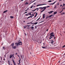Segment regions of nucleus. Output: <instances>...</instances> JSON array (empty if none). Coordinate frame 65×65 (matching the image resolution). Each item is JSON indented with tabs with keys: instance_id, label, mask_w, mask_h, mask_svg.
<instances>
[{
	"instance_id": "31",
	"label": "nucleus",
	"mask_w": 65,
	"mask_h": 65,
	"mask_svg": "<svg viewBox=\"0 0 65 65\" xmlns=\"http://www.w3.org/2000/svg\"><path fill=\"white\" fill-rule=\"evenodd\" d=\"M52 2L51 1H48V2Z\"/></svg>"
},
{
	"instance_id": "24",
	"label": "nucleus",
	"mask_w": 65,
	"mask_h": 65,
	"mask_svg": "<svg viewBox=\"0 0 65 65\" xmlns=\"http://www.w3.org/2000/svg\"><path fill=\"white\" fill-rule=\"evenodd\" d=\"M21 57V58H22V59H23V55H20Z\"/></svg>"
},
{
	"instance_id": "13",
	"label": "nucleus",
	"mask_w": 65,
	"mask_h": 65,
	"mask_svg": "<svg viewBox=\"0 0 65 65\" xmlns=\"http://www.w3.org/2000/svg\"><path fill=\"white\" fill-rule=\"evenodd\" d=\"M43 18L44 19L45 18V14H43Z\"/></svg>"
},
{
	"instance_id": "11",
	"label": "nucleus",
	"mask_w": 65,
	"mask_h": 65,
	"mask_svg": "<svg viewBox=\"0 0 65 65\" xmlns=\"http://www.w3.org/2000/svg\"><path fill=\"white\" fill-rule=\"evenodd\" d=\"M56 2H55L53 3H52V4H49L50 5H54L55 3Z\"/></svg>"
},
{
	"instance_id": "8",
	"label": "nucleus",
	"mask_w": 65,
	"mask_h": 65,
	"mask_svg": "<svg viewBox=\"0 0 65 65\" xmlns=\"http://www.w3.org/2000/svg\"><path fill=\"white\" fill-rule=\"evenodd\" d=\"M19 59L20 60L19 61V63L18 64V65H20V63H21V62H20V61H21V58H20V57H19Z\"/></svg>"
},
{
	"instance_id": "55",
	"label": "nucleus",
	"mask_w": 65,
	"mask_h": 65,
	"mask_svg": "<svg viewBox=\"0 0 65 65\" xmlns=\"http://www.w3.org/2000/svg\"><path fill=\"white\" fill-rule=\"evenodd\" d=\"M54 39H56V37H54Z\"/></svg>"
},
{
	"instance_id": "42",
	"label": "nucleus",
	"mask_w": 65,
	"mask_h": 65,
	"mask_svg": "<svg viewBox=\"0 0 65 65\" xmlns=\"http://www.w3.org/2000/svg\"><path fill=\"white\" fill-rule=\"evenodd\" d=\"M65 47V45L63 46V47Z\"/></svg>"
},
{
	"instance_id": "26",
	"label": "nucleus",
	"mask_w": 65,
	"mask_h": 65,
	"mask_svg": "<svg viewBox=\"0 0 65 65\" xmlns=\"http://www.w3.org/2000/svg\"><path fill=\"white\" fill-rule=\"evenodd\" d=\"M42 48H45V47H43V46H42Z\"/></svg>"
},
{
	"instance_id": "30",
	"label": "nucleus",
	"mask_w": 65,
	"mask_h": 65,
	"mask_svg": "<svg viewBox=\"0 0 65 65\" xmlns=\"http://www.w3.org/2000/svg\"><path fill=\"white\" fill-rule=\"evenodd\" d=\"M40 18H39L36 21H38V20H39V19H40Z\"/></svg>"
},
{
	"instance_id": "25",
	"label": "nucleus",
	"mask_w": 65,
	"mask_h": 65,
	"mask_svg": "<svg viewBox=\"0 0 65 65\" xmlns=\"http://www.w3.org/2000/svg\"><path fill=\"white\" fill-rule=\"evenodd\" d=\"M3 47V50H5V47Z\"/></svg>"
},
{
	"instance_id": "54",
	"label": "nucleus",
	"mask_w": 65,
	"mask_h": 65,
	"mask_svg": "<svg viewBox=\"0 0 65 65\" xmlns=\"http://www.w3.org/2000/svg\"><path fill=\"white\" fill-rule=\"evenodd\" d=\"M48 29H47L46 31H48Z\"/></svg>"
},
{
	"instance_id": "4",
	"label": "nucleus",
	"mask_w": 65,
	"mask_h": 65,
	"mask_svg": "<svg viewBox=\"0 0 65 65\" xmlns=\"http://www.w3.org/2000/svg\"><path fill=\"white\" fill-rule=\"evenodd\" d=\"M46 4H39L38 5H37V6H41V5H46Z\"/></svg>"
},
{
	"instance_id": "1",
	"label": "nucleus",
	"mask_w": 65,
	"mask_h": 65,
	"mask_svg": "<svg viewBox=\"0 0 65 65\" xmlns=\"http://www.w3.org/2000/svg\"><path fill=\"white\" fill-rule=\"evenodd\" d=\"M22 42L21 41L20 42H19L18 43H15V44L17 45V46H18V45H22Z\"/></svg>"
},
{
	"instance_id": "39",
	"label": "nucleus",
	"mask_w": 65,
	"mask_h": 65,
	"mask_svg": "<svg viewBox=\"0 0 65 65\" xmlns=\"http://www.w3.org/2000/svg\"><path fill=\"white\" fill-rule=\"evenodd\" d=\"M32 1V2L31 3H30V4H31V3H33V2H34V1Z\"/></svg>"
},
{
	"instance_id": "44",
	"label": "nucleus",
	"mask_w": 65,
	"mask_h": 65,
	"mask_svg": "<svg viewBox=\"0 0 65 65\" xmlns=\"http://www.w3.org/2000/svg\"><path fill=\"white\" fill-rule=\"evenodd\" d=\"M27 12H25V13H24V14L25 13H27Z\"/></svg>"
},
{
	"instance_id": "23",
	"label": "nucleus",
	"mask_w": 65,
	"mask_h": 65,
	"mask_svg": "<svg viewBox=\"0 0 65 65\" xmlns=\"http://www.w3.org/2000/svg\"><path fill=\"white\" fill-rule=\"evenodd\" d=\"M31 13H32V12H30V13H28V15H31Z\"/></svg>"
},
{
	"instance_id": "45",
	"label": "nucleus",
	"mask_w": 65,
	"mask_h": 65,
	"mask_svg": "<svg viewBox=\"0 0 65 65\" xmlns=\"http://www.w3.org/2000/svg\"><path fill=\"white\" fill-rule=\"evenodd\" d=\"M28 8L27 9V10H25V11H27V10H28Z\"/></svg>"
},
{
	"instance_id": "34",
	"label": "nucleus",
	"mask_w": 65,
	"mask_h": 65,
	"mask_svg": "<svg viewBox=\"0 0 65 65\" xmlns=\"http://www.w3.org/2000/svg\"><path fill=\"white\" fill-rule=\"evenodd\" d=\"M0 58L1 59V60H2V57H0Z\"/></svg>"
},
{
	"instance_id": "38",
	"label": "nucleus",
	"mask_w": 65,
	"mask_h": 65,
	"mask_svg": "<svg viewBox=\"0 0 65 65\" xmlns=\"http://www.w3.org/2000/svg\"><path fill=\"white\" fill-rule=\"evenodd\" d=\"M22 57H23V58H24V55H22Z\"/></svg>"
},
{
	"instance_id": "62",
	"label": "nucleus",
	"mask_w": 65,
	"mask_h": 65,
	"mask_svg": "<svg viewBox=\"0 0 65 65\" xmlns=\"http://www.w3.org/2000/svg\"><path fill=\"white\" fill-rule=\"evenodd\" d=\"M64 6H65V4H64Z\"/></svg>"
},
{
	"instance_id": "46",
	"label": "nucleus",
	"mask_w": 65,
	"mask_h": 65,
	"mask_svg": "<svg viewBox=\"0 0 65 65\" xmlns=\"http://www.w3.org/2000/svg\"><path fill=\"white\" fill-rule=\"evenodd\" d=\"M56 8V5L54 7V8Z\"/></svg>"
},
{
	"instance_id": "12",
	"label": "nucleus",
	"mask_w": 65,
	"mask_h": 65,
	"mask_svg": "<svg viewBox=\"0 0 65 65\" xmlns=\"http://www.w3.org/2000/svg\"><path fill=\"white\" fill-rule=\"evenodd\" d=\"M54 11H50V12H48V13H49L50 14H51V13H52V12H53Z\"/></svg>"
},
{
	"instance_id": "7",
	"label": "nucleus",
	"mask_w": 65,
	"mask_h": 65,
	"mask_svg": "<svg viewBox=\"0 0 65 65\" xmlns=\"http://www.w3.org/2000/svg\"><path fill=\"white\" fill-rule=\"evenodd\" d=\"M37 10V11H38V10H39V8H37V9H35V10H32V11H35V10Z\"/></svg>"
},
{
	"instance_id": "27",
	"label": "nucleus",
	"mask_w": 65,
	"mask_h": 65,
	"mask_svg": "<svg viewBox=\"0 0 65 65\" xmlns=\"http://www.w3.org/2000/svg\"><path fill=\"white\" fill-rule=\"evenodd\" d=\"M50 7V6H48L47 7H46V8H47L48 7Z\"/></svg>"
},
{
	"instance_id": "29",
	"label": "nucleus",
	"mask_w": 65,
	"mask_h": 65,
	"mask_svg": "<svg viewBox=\"0 0 65 65\" xmlns=\"http://www.w3.org/2000/svg\"><path fill=\"white\" fill-rule=\"evenodd\" d=\"M40 18H39L36 21H38V20H39V19H40Z\"/></svg>"
},
{
	"instance_id": "50",
	"label": "nucleus",
	"mask_w": 65,
	"mask_h": 65,
	"mask_svg": "<svg viewBox=\"0 0 65 65\" xmlns=\"http://www.w3.org/2000/svg\"><path fill=\"white\" fill-rule=\"evenodd\" d=\"M25 15H29L28 14H25Z\"/></svg>"
},
{
	"instance_id": "28",
	"label": "nucleus",
	"mask_w": 65,
	"mask_h": 65,
	"mask_svg": "<svg viewBox=\"0 0 65 65\" xmlns=\"http://www.w3.org/2000/svg\"><path fill=\"white\" fill-rule=\"evenodd\" d=\"M40 18H39L36 21H38V20H39V19H40Z\"/></svg>"
},
{
	"instance_id": "21",
	"label": "nucleus",
	"mask_w": 65,
	"mask_h": 65,
	"mask_svg": "<svg viewBox=\"0 0 65 65\" xmlns=\"http://www.w3.org/2000/svg\"><path fill=\"white\" fill-rule=\"evenodd\" d=\"M45 9H44L41 11V12H43V11H44Z\"/></svg>"
},
{
	"instance_id": "6",
	"label": "nucleus",
	"mask_w": 65,
	"mask_h": 65,
	"mask_svg": "<svg viewBox=\"0 0 65 65\" xmlns=\"http://www.w3.org/2000/svg\"><path fill=\"white\" fill-rule=\"evenodd\" d=\"M13 54L12 55V54H11L10 56V58L11 59V58L13 56Z\"/></svg>"
},
{
	"instance_id": "18",
	"label": "nucleus",
	"mask_w": 65,
	"mask_h": 65,
	"mask_svg": "<svg viewBox=\"0 0 65 65\" xmlns=\"http://www.w3.org/2000/svg\"><path fill=\"white\" fill-rule=\"evenodd\" d=\"M7 10H6V11H4L3 12V13H5L6 12H7Z\"/></svg>"
},
{
	"instance_id": "15",
	"label": "nucleus",
	"mask_w": 65,
	"mask_h": 65,
	"mask_svg": "<svg viewBox=\"0 0 65 65\" xmlns=\"http://www.w3.org/2000/svg\"><path fill=\"white\" fill-rule=\"evenodd\" d=\"M13 18H14V17L12 16H10V18H11V19H13Z\"/></svg>"
},
{
	"instance_id": "57",
	"label": "nucleus",
	"mask_w": 65,
	"mask_h": 65,
	"mask_svg": "<svg viewBox=\"0 0 65 65\" xmlns=\"http://www.w3.org/2000/svg\"><path fill=\"white\" fill-rule=\"evenodd\" d=\"M59 5V3H58L57 4L58 5Z\"/></svg>"
},
{
	"instance_id": "47",
	"label": "nucleus",
	"mask_w": 65,
	"mask_h": 65,
	"mask_svg": "<svg viewBox=\"0 0 65 65\" xmlns=\"http://www.w3.org/2000/svg\"><path fill=\"white\" fill-rule=\"evenodd\" d=\"M36 16H37V15H36L35 16V17H34V18H35L36 17Z\"/></svg>"
},
{
	"instance_id": "43",
	"label": "nucleus",
	"mask_w": 65,
	"mask_h": 65,
	"mask_svg": "<svg viewBox=\"0 0 65 65\" xmlns=\"http://www.w3.org/2000/svg\"><path fill=\"white\" fill-rule=\"evenodd\" d=\"M61 12H62V11L59 12V13H61Z\"/></svg>"
},
{
	"instance_id": "60",
	"label": "nucleus",
	"mask_w": 65,
	"mask_h": 65,
	"mask_svg": "<svg viewBox=\"0 0 65 65\" xmlns=\"http://www.w3.org/2000/svg\"><path fill=\"white\" fill-rule=\"evenodd\" d=\"M51 41H52V42H53V40H51Z\"/></svg>"
},
{
	"instance_id": "19",
	"label": "nucleus",
	"mask_w": 65,
	"mask_h": 65,
	"mask_svg": "<svg viewBox=\"0 0 65 65\" xmlns=\"http://www.w3.org/2000/svg\"><path fill=\"white\" fill-rule=\"evenodd\" d=\"M57 13V12H54V14H56Z\"/></svg>"
},
{
	"instance_id": "17",
	"label": "nucleus",
	"mask_w": 65,
	"mask_h": 65,
	"mask_svg": "<svg viewBox=\"0 0 65 65\" xmlns=\"http://www.w3.org/2000/svg\"><path fill=\"white\" fill-rule=\"evenodd\" d=\"M30 28H31L32 30H34V27H33V26H32L31 27H30Z\"/></svg>"
},
{
	"instance_id": "51",
	"label": "nucleus",
	"mask_w": 65,
	"mask_h": 65,
	"mask_svg": "<svg viewBox=\"0 0 65 65\" xmlns=\"http://www.w3.org/2000/svg\"><path fill=\"white\" fill-rule=\"evenodd\" d=\"M3 60H4L5 61V58L4 59H3Z\"/></svg>"
},
{
	"instance_id": "37",
	"label": "nucleus",
	"mask_w": 65,
	"mask_h": 65,
	"mask_svg": "<svg viewBox=\"0 0 65 65\" xmlns=\"http://www.w3.org/2000/svg\"><path fill=\"white\" fill-rule=\"evenodd\" d=\"M37 15V12H36V15Z\"/></svg>"
},
{
	"instance_id": "35",
	"label": "nucleus",
	"mask_w": 65,
	"mask_h": 65,
	"mask_svg": "<svg viewBox=\"0 0 65 65\" xmlns=\"http://www.w3.org/2000/svg\"><path fill=\"white\" fill-rule=\"evenodd\" d=\"M33 7V6H31L30 7V8H32Z\"/></svg>"
},
{
	"instance_id": "20",
	"label": "nucleus",
	"mask_w": 65,
	"mask_h": 65,
	"mask_svg": "<svg viewBox=\"0 0 65 65\" xmlns=\"http://www.w3.org/2000/svg\"><path fill=\"white\" fill-rule=\"evenodd\" d=\"M63 14H65V13L62 12L61 13V14H60L61 15H63Z\"/></svg>"
},
{
	"instance_id": "33",
	"label": "nucleus",
	"mask_w": 65,
	"mask_h": 65,
	"mask_svg": "<svg viewBox=\"0 0 65 65\" xmlns=\"http://www.w3.org/2000/svg\"><path fill=\"white\" fill-rule=\"evenodd\" d=\"M31 22H30V23H27V24H31Z\"/></svg>"
},
{
	"instance_id": "36",
	"label": "nucleus",
	"mask_w": 65,
	"mask_h": 65,
	"mask_svg": "<svg viewBox=\"0 0 65 65\" xmlns=\"http://www.w3.org/2000/svg\"><path fill=\"white\" fill-rule=\"evenodd\" d=\"M53 42H51V44H53Z\"/></svg>"
},
{
	"instance_id": "63",
	"label": "nucleus",
	"mask_w": 65,
	"mask_h": 65,
	"mask_svg": "<svg viewBox=\"0 0 65 65\" xmlns=\"http://www.w3.org/2000/svg\"><path fill=\"white\" fill-rule=\"evenodd\" d=\"M59 1H62V0H59Z\"/></svg>"
},
{
	"instance_id": "41",
	"label": "nucleus",
	"mask_w": 65,
	"mask_h": 65,
	"mask_svg": "<svg viewBox=\"0 0 65 65\" xmlns=\"http://www.w3.org/2000/svg\"><path fill=\"white\" fill-rule=\"evenodd\" d=\"M64 4H63V6H62V7H64Z\"/></svg>"
},
{
	"instance_id": "2",
	"label": "nucleus",
	"mask_w": 65,
	"mask_h": 65,
	"mask_svg": "<svg viewBox=\"0 0 65 65\" xmlns=\"http://www.w3.org/2000/svg\"><path fill=\"white\" fill-rule=\"evenodd\" d=\"M11 46H12V48L14 49H15L16 48V46H14V43H13L11 44Z\"/></svg>"
},
{
	"instance_id": "52",
	"label": "nucleus",
	"mask_w": 65,
	"mask_h": 65,
	"mask_svg": "<svg viewBox=\"0 0 65 65\" xmlns=\"http://www.w3.org/2000/svg\"><path fill=\"white\" fill-rule=\"evenodd\" d=\"M15 55H18V53H16L15 54Z\"/></svg>"
},
{
	"instance_id": "16",
	"label": "nucleus",
	"mask_w": 65,
	"mask_h": 65,
	"mask_svg": "<svg viewBox=\"0 0 65 65\" xmlns=\"http://www.w3.org/2000/svg\"><path fill=\"white\" fill-rule=\"evenodd\" d=\"M53 15H50L49 16H48V18H51V17H52Z\"/></svg>"
},
{
	"instance_id": "5",
	"label": "nucleus",
	"mask_w": 65,
	"mask_h": 65,
	"mask_svg": "<svg viewBox=\"0 0 65 65\" xmlns=\"http://www.w3.org/2000/svg\"><path fill=\"white\" fill-rule=\"evenodd\" d=\"M39 9H41V10L43 9H46V7H40L39 8Z\"/></svg>"
},
{
	"instance_id": "49",
	"label": "nucleus",
	"mask_w": 65,
	"mask_h": 65,
	"mask_svg": "<svg viewBox=\"0 0 65 65\" xmlns=\"http://www.w3.org/2000/svg\"><path fill=\"white\" fill-rule=\"evenodd\" d=\"M24 35H26H26H27L26 34V33H24Z\"/></svg>"
},
{
	"instance_id": "10",
	"label": "nucleus",
	"mask_w": 65,
	"mask_h": 65,
	"mask_svg": "<svg viewBox=\"0 0 65 65\" xmlns=\"http://www.w3.org/2000/svg\"><path fill=\"white\" fill-rule=\"evenodd\" d=\"M54 36H55V35H50V37H53V39H54Z\"/></svg>"
},
{
	"instance_id": "61",
	"label": "nucleus",
	"mask_w": 65,
	"mask_h": 65,
	"mask_svg": "<svg viewBox=\"0 0 65 65\" xmlns=\"http://www.w3.org/2000/svg\"><path fill=\"white\" fill-rule=\"evenodd\" d=\"M65 9V8H63V9Z\"/></svg>"
},
{
	"instance_id": "3",
	"label": "nucleus",
	"mask_w": 65,
	"mask_h": 65,
	"mask_svg": "<svg viewBox=\"0 0 65 65\" xmlns=\"http://www.w3.org/2000/svg\"><path fill=\"white\" fill-rule=\"evenodd\" d=\"M33 13L31 15V16H29V17H28L27 18V20H28V19L30 18H32V17H33L34 15V14H33Z\"/></svg>"
},
{
	"instance_id": "53",
	"label": "nucleus",
	"mask_w": 65,
	"mask_h": 65,
	"mask_svg": "<svg viewBox=\"0 0 65 65\" xmlns=\"http://www.w3.org/2000/svg\"><path fill=\"white\" fill-rule=\"evenodd\" d=\"M36 26H37L36 25V26H35V28H36Z\"/></svg>"
},
{
	"instance_id": "48",
	"label": "nucleus",
	"mask_w": 65,
	"mask_h": 65,
	"mask_svg": "<svg viewBox=\"0 0 65 65\" xmlns=\"http://www.w3.org/2000/svg\"><path fill=\"white\" fill-rule=\"evenodd\" d=\"M5 58H6V54L5 55Z\"/></svg>"
},
{
	"instance_id": "58",
	"label": "nucleus",
	"mask_w": 65,
	"mask_h": 65,
	"mask_svg": "<svg viewBox=\"0 0 65 65\" xmlns=\"http://www.w3.org/2000/svg\"><path fill=\"white\" fill-rule=\"evenodd\" d=\"M62 6V5H60V7H61Z\"/></svg>"
},
{
	"instance_id": "59",
	"label": "nucleus",
	"mask_w": 65,
	"mask_h": 65,
	"mask_svg": "<svg viewBox=\"0 0 65 65\" xmlns=\"http://www.w3.org/2000/svg\"><path fill=\"white\" fill-rule=\"evenodd\" d=\"M62 9V11H63V9Z\"/></svg>"
},
{
	"instance_id": "32",
	"label": "nucleus",
	"mask_w": 65,
	"mask_h": 65,
	"mask_svg": "<svg viewBox=\"0 0 65 65\" xmlns=\"http://www.w3.org/2000/svg\"><path fill=\"white\" fill-rule=\"evenodd\" d=\"M28 4V2H26L25 3V4Z\"/></svg>"
},
{
	"instance_id": "9",
	"label": "nucleus",
	"mask_w": 65,
	"mask_h": 65,
	"mask_svg": "<svg viewBox=\"0 0 65 65\" xmlns=\"http://www.w3.org/2000/svg\"><path fill=\"white\" fill-rule=\"evenodd\" d=\"M54 33L53 32L51 33L50 34V35H53V34H54Z\"/></svg>"
},
{
	"instance_id": "40",
	"label": "nucleus",
	"mask_w": 65,
	"mask_h": 65,
	"mask_svg": "<svg viewBox=\"0 0 65 65\" xmlns=\"http://www.w3.org/2000/svg\"><path fill=\"white\" fill-rule=\"evenodd\" d=\"M24 28H25H25H26V27H25V26H24Z\"/></svg>"
},
{
	"instance_id": "22",
	"label": "nucleus",
	"mask_w": 65,
	"mask_h": 65,
	"mask_svg": "<svg viewBox=\"0 0 65 65\" xmlns=\"http://www.w3.org/2000/svg\"><path fill=\"white\" fill-rule=\"evenodd\" d=\"M50 37L49 38V39H51V38H53V37Z\"/></svg>"
},
{
	"instance_id": "14",
	"label": "nucleus",
	"mask_w": 65,
	"mask_h": 65,
	"mask_svg": "<svg viewBox=\"0 0 65 65\" xmlns=\"http://www.w3.org/2000/svg\"><path fill=\"white\" fill-rule=\"evenodd\" d=\"M37 24H38V22H36L35 23H31V24H35V25H36Z\"/></svg>"
},
{
	"instance_id": "56",
	"label": "nucleus",
	"mask_w": 65,
	"mask_h": 65,
	"mask_svg": "<svg viewBox=\"0 0 65 65\" xmlns=\"http://www.w3.org/2000/svg\"><path fill=\"white\" fill-rule=\"evenodd\" d=\"M17 56L19 57H20V56H19V55H18Z\"/></svg>"
},
{
	"instance_id": "64",
	"label": "nucleus",
	"mask_w": 65,
	"mask_h": 65,
	"mask_svg": "<svg viewBox=\"0 0 65 65\" xmlns=\"http://www.w3.org/2000/svg\"><path fill=\"white\" fill-rule=\"evenodd\" d=\"M8 62H9V60L8 61Z\"/></svg>"
}]
</instances>
